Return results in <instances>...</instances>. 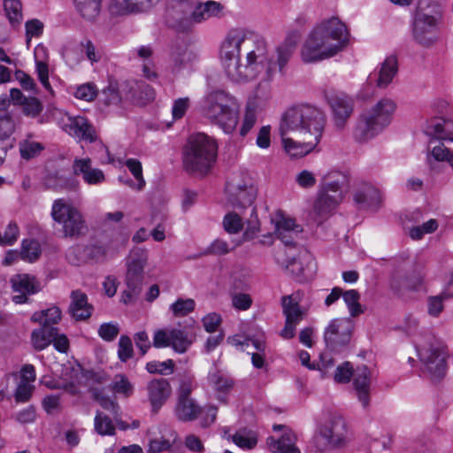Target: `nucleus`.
<instances>
[{
    "label": "nucleus",
    "mask_w": 453,
    "mask_h": 453,
    "mask_svg": "<svg viewBox=\"0 0 453 453\" xmlns=\"http://www.w3.org/2000/svg\"><path fill=\"white\" fill-rule=\"evenodd\" d=\"M148 399L151 404L152 411L157 412L158 410L169 398L172 388L166 379H154L150 380L146 387Z\"/></svg>",
    "instance_id": "21"
},
{
    "label": "nucleus",
    "mask_w": 453,
    "mask_h": 453,
    "mask_svg": "<svg viewBox=\"0 0 453 453\" xmlns=\"http://www.w3.org/2000/svg\"><path fill=\"white\" fill-rule=\"evenodd\" d=\"M158 0H111L109 10L111 14L120 16L140 13L150 10Z\"/></svg>",
    "instance_id": "24"
},
{
    "label": "nucleus",
    "mask_w": 453,
    "mask_h": 453,
    "mask_svg": "<svg viewBox=\"0 0 453 453\" xmlns=\"http://www.w3.org/2000/svg\"><path fill=\"white\" fill-rule=\"evenodd\" d=\"M354 329V323L350 319H334L326 326L324 333V341L326 349L339 352L350 342Z\"/></svg>",
    "instance_id": "12"
},
{
    "label": "nucleus",
    "mask_w": 453,
    "mask_h": 453,
    "mask_svg": "<svg viewBox=\"0 0 453 453\" xmlns=\"http://www.w3.org/2000/svg\"><path fill=\"white\" fill-rule=\"evenodd\" d=\"M353 386L359 402L365 408L367 407L370 403L371 372L366 365L356 368Z\"/></svg>",
    "instance_id": "26"
},
{
    "label": "nucleus",
    "mask_w": 453,
    "mask_h": 453,
    "mask_svg": "<svg viewBox=\"0 0 453 453\" xmlns=\"http://www.w3.org/2000/svg\"><path fill=\"white\" fill-rule=\"evenodd\" d=\"M70 298L68 312L75 320L82 321L91 317L94 307L88 302V296L84 292L79 289L73 290Z\"/></svg>",
    "instance_id": "25"
},
{
    "label": "nucleus",
    "mask_w": 453,
    "mask_h": 453,
    "mask_svg": "<svg viewBox=\"0 0 453 453\" xmlns=\"http://www.w3.org/2000/svg\"><path fill=\"white\" fill-rule=\"evenodd\" d=\"M170 58L173 71L178 72L192 61L193 54L188 50V46L183 40H176L171 45Z\"/></svg>",
    "instance_id": "29"
},
{
    "label": "nucleus",
    "mask_w": 453,
    "mask_h": 453,
    "mask_svg": "<svg viewBox=\"0 0 453 453\" xmlns=\"http://www.w3.org/2000/svg\"><path fill=\"white\" fill-rule=\"evenodd\" d=\"M119 358L127 362L133 357V344L131 339L127 335H121L119 341Z\"/></svg>",
    "instance_id": "53"
},
{
    "label": "nucleus",
    "mask_w": 453,
    "mask_h": 453,
    "mask_svg": "<svg viewBox=\"0 0 453 453\" xmlns=\"http://www.w3.org/2000/svg\"><path fill=\"white\" fill-rule=\"evenodd\" d=\"M21 106L23 113L31 118L39 116L43 110L42 104L36 97H27Z\"/></svg>",
    "instance_id": "49"
},
{
    "label": "nucleus",
    "mask_w": 453,
    "mask_h": 453,
    "mask_svg": "<svg viewBox=\"0 0 453 453\" xmlns=\"http://www.w3.org/2000/svg\"><path fill=\"white\" fill-rule=\"evenodd\" d=\"M326 122L324 111L311 104H299L286 111L279 127L286 152L291 157L310 153L319 143Z\"/></svg>",
    "instance_id": "2"
},
{
    "label": "nucleus",
    "mask_w": 453,
    "mask_h": 453,
    "mask_svg": "<svg viewBox=\"0 0 453 453\" xmlns=\"http://www.w3.org/2000/svg\"><path fill=\"white\" fill-rule=\"evenodd\" d=\"M226 189L227 200L235 209L251 207L257 195V189L250 179H232L227 181Z\"/></svg>",
    "instance_id": "14"
},
{
    "label": "nucleus",
    "mask_w": 453,
    "mask_h": 453,
    "mask_svg": "<svg viewBox=\"0 0 453 453\" xmlns=\"http://www.w3.org/2000/svg\"><path fill=\"white\" fill-rule=\"evenodd\" d=\"M286 231L301 233L302 227L296 225L293 219L282 217L276 223L275 232L286 233Z\"/></svg>",
    "instance_id": "59"
},
{
    "label": "nucleus",
    "mask_w": 453,
    "mask_h": 453,
    "mask_svg": "<svg viewBox=\"0 0 453 453\" xmlns=\"http://www.w3.org/2000/svg\"><path fill=\"white\" fill-rule=\"evenodd\" d=\"M74 175L81 176L85 183L88 185H100L105 181L104 172L98 168L92 167L91 159L75 158L73 164Z\"/></svg>",
    "instance_id": "23"
},
{
    "label": "nucleus",
    "mask_w": 453,
    "mask_h": 453,
    "mask_svg": "<svg viewBox=\"0 0 453 453\" xmlns=\"http://www.w3.org/2000/svg\"><path fill=\"white\" fill-rule=\"evenodd\" d=\"M177 418L183 422L196 419L202 412L201 406L193 398H178L175 406Z\"/></svg>",
    "instance_id": "30"
},
{
    "label": "nucleus",
    "mask_w": 453,
    "mask_h": 453,
    "mask_svg": "<svg viewBox=\"0 0 453 453\" xmlns=\"http://www.w3.org/2000/svg\"><path fill=\"white\" fill-rule=\"evenodd\" d=\"M346 26L338 19L324 20L311 33L302 48L305 63L320 61L336 55L348 42Z\"/></svg>",
    "instance_id": "3"
},
{
    "label": "nucleus",
    "mask_w": 453,
    "mask_h": 453,
    "mask_svg": "<svg viewBox=\"0 0 453 453\" xmlns=\"http://www.w3.org/2000/svg\"><path fill=\"white\" fill-rule=\"evenodd\" d=\"M233 441L241 448L253 449L257 440L255 436H249L243 432H238L233 435Z\"/></svg>",
    "instance_id": "61"
},
{
    "label": "nucleus",
    "mask_w": 453,
    "mask_h": 453,
    "mask_svg": "<svg viewBox=\"0 0 453 453\" xmlns=\"http://www.w3.org/2000/svg\"><path fill=\"white\" fill-rule=\"evenodd\" d=\"M425 4H428V0H419L418 2V6L413 16L412 35L418 44L430 47L438 40V18L424 11Z\"/></svg>",
    "instance_id": "10"
},
{
    "label": "nucleus",
    "mask_w": 453,
    "mask_h": 453,
    "mask_svg": "<svg viewBox=\"0 0 453 453\" xmlns=\"http://www.w3.org/2000/svg\"><path fill=\"white\" fill-rule=\"evenodd\" d=\"M216 142L203 133L191 135L182 152V163L188 173L205 175L216 161Z\"/></svg>",
    "instance_id": "5"
},
{
    "label": "nucleus",
    "mask_w": 453,
    "mask_h": 453,
    "mask_svg": "<svg viewBox=\"0 0 453 453\" xmlns=\"http://www.w3.org/2000/svg\"><path fill=\"white\" fill-rule=\"evenodd\" d=\"M74 96L78 99L85 100V101H92L96 96V89L95 86L87 83L81 85L77 88Z\"/></svg>",
    "instance_id": "62"
},
{
    "label": "nucleus",
    "mask_w": 453,
    "mask_h": 453,
    "mask_svg": "<svg viewBox=\"0 0 453 453\" xmlns=\"http://www.w3.org/2000/svg\"><path fill=\"white\" fill-rule=\"evenodd\" d=\"M449 296L448 294L442 293L439 296L429 297V299H428V312H429V314L432 316H438L443 309L442 301L444 299L449 298Z\"/></svg>",
    "instance_id": "60"
},
{
    "label": "nucleus",
    "mask_w": 453,
    "mask_h": 453,
    "mask_svg": "<svg viewBox=\"0 0 453 453\" xmlns=\"http://www.w3.org/2000/svg\"><path fill=\"white\" fill-rule=\"evenodd\" d=\"M10 282L12 284V291L15 295L12 296V301L15 303H25L27 302V296L34 295L40 291V283L34 276L29 274H15Z\"/></svg>",
    "instance_id": "17"
},
{
    "label": "nucleus",
    "mask_w": 453,
    "mask_h": 453,
    "mask_svg": "<svg viewBox=\"0 0 453 453\" xmlns=\"http://www.w3.org/2000/svg\"><path fill=\"white\" fill-rule=\"evenodd\" d=\"M56 328L55 326H46L43 325L41 328L34 330L31 335L34 348L37 350H42L48 347L54 340Z\"/></svg>",
    "instance_id": "33"
},
{
    "label": "nucleus",
    "mask_w": 453,
    "mask_h": 453,
    "mask_svg": "<svg viewBox=\"0 0 453 453\" xmlns=\"http://www.w3.org/2000/svg\"><path fill=\"white\" fill-rule=\"evenodd\" d=\"M396 109L395 103L389 98L380 99L371 109L360 114L353 131V137L358 142H365L388 127Z\"/></svg>",
    "instance_id": "6"
},
{
    "label": "nucleus",
    "mask_w": 453,
    "mask_h": 453,
    "mask_svg": "<svg viewBox=\"0 0 453 453\" xmlns=\"http://www.w3.org/2000/svg\"><path fill=\"white\" fill-rule=\"evenodd\" d=\"M195 387L194 377L188 374H184L180 379L178 398H190V395Z\"/></svg>",
    "instance_id": "55"
},
{
    "label": "nucleus",
    "mask_w": 453,
    "mask_h": 453,
    "mask_svg": "<svg viewBox=\"0 0 453 453\" xmlns=\"http://www.w3.org/2000/svg\"><path fill=\"white\" fill-rule=\"evenodd\" d=\"M398 71L397 58L395 56L388 57L381 64L379 71L376 84L379 88H384L388 87L396 75Z\"/></svg>",
    "instance_id": "31"
},
{
    "label": "nucleus",
    "mask_w": 453,
    "mask_h": 453,
    "mask_svg": "<svg viewBox=\"0 0 453 453\" xmlns=\"http://www.w3.org/2000/svg\"><path fill=\"white\" fill-rule=\"evenodd\" d=\"M447 125L446 121H437L428 127L426 134L432 137L429 141V146L442 141L453 142V133L446 129Z\"/></svg>",
    "instance_id": "37"
},
{
    "label": "nucleus",
    "mask_w": 453,
    "mask_h": 453,
    "mask_svg": "<svg viewBox=\"0 0 453 453\" xmlns=\"http://www.w3.org/2000/svg\"><path fill=\"white\" fill-rule=\"evenodd\" d=\"M108 388L113 394L125 398L132 396L134 392V384L124 373L116 374Z\"/></svg>",
    "instance_id": "34"
},
{
    "label": "nucleus",
    "mask_w": 453,
    "mask_h": 453,
    "mask_svg": "<svg viewBox=\"0 0 453 453\" xmlns=\"http://www.w3.org/2000/svg\"><path fill=\"white\" fill-rule=\"evenodd\" d=\"M119 333V326L113 323H104L99 326L98 329L99 336L106 342L113 341Z\"/></svg>",
    "instance_id": "58"
},
{
    "label": "nucleus",
    "mask_w": 453,
    "mask_h": 453,
    "mask_svg": "<svg viewBox=\"0 0 453 453\" xmlns=\"http://www.w3.org/2000/svg\"><path fill=\"white\" fill-rule=\"evenodd\" d=\"M223 227L228 234H237L243 228L242 217L235 211L228 212L223 219Z\"/></svg>",
    "instance_id": "44"
},
{
    "label": "nucleus",
    "mask_w": 453,
    "mask_h": 453,
    "mask_svg": "<svg viewBox=\"0 0 453 453\" xmlns=\"http://www.w3.org/2000/svg\"><path fill=\"white\" fill-rule=\"evenodd\" d=\"M13 418L17 422L21 424L32 423L36 418L35 408L33 405H29L17 412Z\"/></svg>",
    "instance_id": "63"
},
{
    "label": "nucleus",
    "mask_w": 453,
    "mask_h": 453,
    "mask_svg": "<svg viewBox=\"0 0 453 453\" xmlns=\"http://www.w3.org/2000/svg\"><path fill=\"white\" fill-rule=\"evenodd\" d=\"M191 6V12L188 16L190 23H201L211 18H219L224 10V6L212 0L200 2L199 0L188 3Z\"/></svg>",
    "instance_id": "19"
},
{
    "label": "nucleus",
    "mask_w": 453,
    "mask_h": 453,
    "mask_svg": "<svg viewBox=\"0 0 453 453\" xmlns=\"http://www.w3.org/2000/svg\"><path fill=\"white\" fill-rule=\"evenodd\" d=\"M15 129L14 121L9 112L0 115V139L4 140L9 137Z\"/></svg>",
    "instance_id": "54"
},
{
    "label": "nucleus",
    "mask_w": 453,
    "mask_h": 453,
    "mask_svg": "<svg viewBox=\"0 0 453 453\" xmlns=\"http://www.w3.org/2000/svg\"><path fill=\"white\" fill-rule=\"evenodd\" d=\"M94 426L96 432L102 436H112L115 434L116 427L112 419L101 411H96V413Z\"/></svg>",
    "instance_id": "38"
},
{
    "label": "nucleus",
    "mask_w": 453,
    "mask_h": 453,
    "mask_svg": "<svg viewBox=\"0 0 453 453\" xmlns=\"http://www.w3.org/2000/svg\"><path fill=\"white\" fill-rule=\"evenodd\" d=\"M146 369L150 373L169 375L174 371V362L172 359L164 362L151 361L147 364Z\"/></svg>",
    "instance_id": "47"
},
{
    "label": "nucleus",
    "mask_w": 453,
    "mask_h": 453,
    "mask_svg": "<svg viewBox=\"0 0 453 453\" xmlns=\"http://www.w3.org/2000/svg\"><path fill=\"white\" fill-rule=\"evenodd\" d=\"M50 215L56 229L63 238L76 240L88 232V226L82 213L65 199L53 202Z\"/></svg>",
    "instance_id": "7"
},
{
    "label": "nucleus",
    "mask_w": 453,
    "mask_h": 453,
    "mask_svg": "<svg viewBox=\"0 0 453 453\" xmlns=\"http://www.w3.org/2000/svg\"><path fill=\"white\" fill-rule=\"evenodd\" d=\"M123 89L128 88L127 95L131 100L137 104H145L155 98V90L153 88L143 81H134L122 84Z\"/></svg>",
    "instance_id": "27"
},
{
    "label": "nucleus",
    "mask_w": 453,
    "mask_h": 453,
    "mask_svg": "<svg viewBox=\"0 0 453 453\" xmlns=\"http://www.w3.org/2000/svg\"><path fill=\"white\" fill-rule=\"evenodd\" d=\"M437 228V221L435 219H429L420 226L411 227L410 229V236L413 240H420L426 234L434 233Z\"/></svg>",
    "instance_id": "48"
},
{
    "label": "nucleus",
    "mask_w": 453,
    "mask_h": 453,
    "mask_svg": "<svg viewBox=\"0 0 453 453\" xmlns=\"http://www.w3.org/2000/svg\"><path fill=\"white\" fill-rule=\"evenodd\" d=\"M34 388V386L29 384V382L20 381L14 395L15 401L17 403H26L29 401Z\"/></svg>",
    "instance_id": "56"
},
{
    "label": "nucleus",
    "mask_w": 453,
    "mask_h": 453,
    "mask_svg": "<svg viewBox=\"0 0 453 453\" xmlns=\"http://www.w3.org/2000/svg\"><path fill=\"white\" fill-rule=\"evenodd\" d=\"M334 126L338 130H342L353 113L354 102L345 94H334L328 97Z\"/></svg>",
    "instance_id": "16"
},
{
    "label": "nucleus",
    "mask_w": 453,
    "mask_h": 453,
    "mask_svg": "<svg viewBox=\"0 0 453 453\" xmlns=\"http://www.w3.org/2000/svg\"><path fill=\"white\" fill-rule=\"evenodd\" d=\"M348 176L341 172H332L324 177V184L318 192L313 211L320 224L329 216L343 198V188L348 186Z\"/></svg>",
    "instance_id": "8"
},
{
    "label": "nucleus",
    "mask_w": 453,
    "mask_h": 453,
    "mask_svg": "<svg viewBox=\"0 0 453 453\" xmlns=\"http://www.w3.org/2000/svg\"><path fill=\"white\" fill-rule=\"evenodd\" d=\"M40 255L41 247L37 241L29 239L22 242L19 256L23 260L34 262L38 259Z\"/></svg>",
    "instance_id": "42"
},
{
    "label": "nucleus",
    "mask_w": 453,
    "mask_h": 453,
    "mask_svg": "<svg viewBox=\"0 0 453 453\" xmlns=\"http://www.w3.org/2000/svg\"><path fill=\"white\" fill-rule=\"evenodd\" d=\"M276 261L296 277L306 276V271L312 272L313 258L306 250H300L297 254L288 250L278 252Z\"/></svg>",
    "instance_id": "15"
},
{
    "label": "nucleus",
    "mask_w": 453,
    "mask_h": 453,
    "mask_svg": "<svg viewBox=\"0 0 453 453\" xmlns=\"http://www.w3.org/2000/svg\"><path fill=\"white\" fill-rule=\"evenodd\" d=\"M101 96L105 105H118L122 100L117 82H111L107 88L103 89Z\"/></svg>",
    "instance_id": "43"
},
{
    "label": "nucleus",
    "mask_w": 453,
    "mask_h": 453,
    "mask_svg": "<svg viewBox=\"0 0 453 453\" xmlns=\"http://www.w3.org/2000/svg\"><path fill=\"white\" fill-rule=\"evenodd\" d=\"M201 112L226 134H231L239 119V104L229 93L217 89L209 92L202 100Z\"/></svg>",
    "instance_id": "4"
},
{
    "label": "nucleus",
    "mask_w": 453,
    "mask_h": 453,
    "mask_svg": "<svg viewBox=\"0 0 453 453\" xmlns=\"http://www.w3.org/2000/svg\"><path fill=\"white\" fill-rule=\"evenodd\" d=\"M259 231V222L257 216L256 207L251 208L250 219L247 220V229L243 236L245 240H251L256 234Z\"/></svg>",
    "instance_id": "57"
},
{
    "label": "nucleus",
    "mask_w": 453,
    "mask_h": 453,
    "mask_svg": "<svg viewBox=\"0 0 453 453\" xmlns=\"http://www.w3.org/2000/svg\"><path fill=\"white\" fill-rule=\"evenodd\" d=\"M189 106V98L181 97L173 102L172 114L174 119H181Z\"/></svg>",
    "instance_id": "64"
},
{
    "label": "nucleus",
    "mask_w": 453,
    "mask_h": 453,
    "mask_svg": "<svg viewBox=\"0 0 453 453\" xmlns=\"http://www.w3.org/2000/svg\"><path fill=\"white\" fill-rule=\"evenodd\" d=\"M282 309L286 317L285 326L280 332L284 339H291L296 334V327L303 318V312L291 296L282 297Z\"/></svg>",
    "instance_id": "18"
},
{
    "label": "nucleus",
    "mask_w": 453,
    "mask_h": 453,
    "mask_svg": "<svg viewBox=\"0 0 453 453\" xmlns=\"http://www.w3.org/2000/svg\"><path fill=\"white\" fill-rule=\"evenodd\" d=\"M426 341L417 348L420 360L433 380H439L446 374L447 364L443 350L435 344L434 335L426 334Z\"/></svg>",
    "instance_id": "11"
},
{
    "label": "nucleus",
    "mask_w": 453,
    "mask_h": 453,
    "mask_svg": "<svg viewBox=\"0 0 453 453\" xmlns=\"http://www.w3.org/2000/svg\"><path fill=\"white\" fill-rule=\"evenodd\" d=\"M172 348L178 353H184L191 346L194 336L185 329L172 328Z\"/></svg>",
    "instance_id": "35"
},
{
    "label": "nucleus",
    "mask_w": 453,
    "mask_h": 453,
    "mask_svg": "<svg viewBox=\"0 0 453 453\" xmlns=\"http://www.w3.org/2000/svg\"><path fill=\"white\" fill-rule=\"evenodd\" d=\"M342 298L346 303L351 317H357L364 313L365 310L359 303L360 294L356 289L343 292Z\"/></svg>",
    "instance_id": "40"
},
{
    "label": "nucleus",
    "mask_w": 453,
    "mask_h": 453,
    "mask_svg": "<svg viewBox=\"0 0 453 453\" xmlns=\"http://www.w3.org/2000/svg\"><path fill=\"white\" fill-rule=\"evenodd\" d=\"M172 328L171 329H158L155 331L153 335V346L155 348L172 347Z\"/></svg>",
    "instance_id": "52"
},
{
    "label": "nucleus",
    "mask_w": 453,
    "mask_h": 453,
    "mask_svg": "<svg viewBox=\"0 0 453 453\" xmlns=\"http://www.w3.org/2000/svg\"><path fill=\"white\" fill-rule=\"evenodd\" d=\"M209 384L219 393H227L234 387L233 379L227 374L220 372H211L208 375Z\"/></svg>",
    "instance_id": "36"
},
{
    "label": "nucleus",
    "mask_w": 453,
    "mask_h": 453,
    "mask_svg": "<svg viewBox=\"0 0 453 453\" xmlns=\"http://www.w3.org/2000/svg\"><path fill=\"white\" fill-rule=\"evenodd\" d=\"M273 431L284 430L280 438L275 439L273 436L267 438V445L273 453H300V450L295 446L296 436L290 429L283 425H274Z\"/></svg>",
    "instance_id": "22"
},
{
    "label": "nucleus",
    "mask_w": 453,
    "mask_h": 453,
    "mask_svg": "<svg viewBox=\"0 0 453 453\" xmlns=\"http://www.w3.org/2000/svg\"><path fill=\"white\" fill-rule=\"evenodd\" d=\"M63 128L69 134L80 140L94 142L97 139L95 127L87 118L82 116L68 117Z\"/></svg>",
    "instance_id": "20"
},
{
    "label": "nucleus",
    "mask_w": 453,
    "mask_h": 453,
    "mask_svg": "<svg viewBox=\"0 0 453 453\" xmlns=\"http://www.w3.org/2000/svg\"><path fill=\"white\" fill-rule=\"evenodd\" d=\"M346 425L342 418H334L320 429L314 444L320 452L341 448L345 441Z\"/></svg>",
    "instance_id": "13"
},
{
    "label": "nucleus",
    "mask_w": 453,
    "mask_h": 453,
    "mask_svg": "<svg viewBox=\"0 0 453 453\" xmlns=\"http://www.w3.org/2000/svg\"><path fill=\"white\" fill-rule=\"evenodd\" d=\"M4 7L10 23L12 26L19 25L22 20V4L20 0H4Z\"/></svg>",
    "instance_id": "41"
},
{
    "label": "nucleus",
    "mask_w": 453,
    "mask_h": 453,
    "mask_svg": "<svg viewBox=\"0 0 453 453\" xmlns=\"http://www.w3.org/2000/svg\"><path fill=\"white\" fill-rule=\"evenodd\" d=\"M196 303L191 298H179L171 304L170 310L175 317H184L195 310Z\"/></svg>",
    "instance_id": "45"
},
{
    "label": "nucleus",
    "mask_w": 453,
    "mask_h": 453,
    "mask_svg": "<svg viewBox=\"0 0 453 453\" xmlns=\"http://www.w3.org/2000/svg\"><path fill=\"white\" fill-rule=\"evenodd\" d=\"M354 373L355 370H353L352 365L347 361L337 366L334 379L337 383H348Z\"/></svg>",
    "instance_id": "50"
},
{
    "label": "nucleus",
    "mask_w": 453,
    "mask_h": 453,
    "mask_svg": "<svg viewBox=\"0 0 453 453\" xmlns=\"http://www.w3.org/2000/svg\"><path fill=\"white\" fill-rule=\"evenodd\" d=\"M125 165L137 180V188L139 190L142 189L145 186V180L142 176V163L135 158H128Z\"/></svg>",
    "instance_id": "51"
},
{
    "label": "nucleus",
    "mask_w": 453,
    "mask_h": 453,
    "mask_svg": "<svg viewBox=\"0 0 453 453\" xmlns=\"http://www.w3.org/2000/svg\"><path fill=\"white\" fill-rule=\"evenodd\" d=\"M19 150L21 157L29 160L37 157L44 150V146L41 142L27 138L19 142Z\"/></svg>",
    "instance_id": "39"
},
{
    "label": "nucleus",
    "mask_w": 453,
    "mask_h": 453,
    "mask_svg": "<svg viewBox=\"0 0 453 453\" xmlns=\"http://www.w3.org/2000/svg\"><path fill=\"white\" fill-rule=\"evenodd\" d=\"M296 50L294 42L286 40L276 48V55L270 56L265 39L252 31L231 30L220 50L221 61L227 77L234 82H243L257 78L265 72L272 80L277 71L284 67Z\"/></svg>",
    "instance_id": "1"
},
{
    "label": "nucleus",
    "mask_w": 453,
    "mask_h": 453,
    "mask_svg": "<svg viewBox=\"0 0 453 453\" xmlns=\"http://www.w3.org/2000/svg\"><path fill=\"white\" fill-rule=\"evenodd\" d=\"M355 202L363 209H373L380 203V191L368 183H362L354 196Z\"/></svg>",
    "instance_id": "28"
},
{
    "label": "nucleus",
    "mask_w": 453,
    "mask_h": 453,
    "mask_svg": "<svg viewBox=\"0 0 453 453\" xmlns=\"http://www.w3.org/2000/svg\"><path fill=\"white\" fill-rule=\"evenodd\" d=\"M149 259L148 250L140 247L134 248L126 258L127 272L125 275L126 289L121 300L124 303L135 301L142 290L144 268Z\"/></svg>",
    "instance_id": "9"
},
{
    "label": "nucleus",
    "mask_w": 453,
    "mask_h": 453,
    "mask_svg": "<svg viewBox=\"0 0 453 453\" xmlns=\"http://www.w3.org/2000/svg\"><path fill=\"white\" fill-rule=\"evenodd\" d=\"M73 4L79 14L88 21L95 20L101 12L102 0H73Z\"/></svg>",
    "instance_id": "32"
},
{
    "label": "nucleus",
    "mask_w": 453,
    "mask_h": 453,
    "mask_svg": "<svg viewBox=\"0 0 453 453\" xmlns=\"http://www.w3.org/2000/svg\"><path fill=\"white\" fill-rule=\"evenodd\" d=\"M93 398L102 406V408L110 411L113 416H119L120 407L115 400H112L99 390H95L93 392Z\"/></svg>",
    "instance_id": "46"
}]
</instances>
